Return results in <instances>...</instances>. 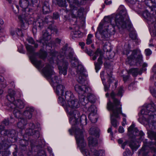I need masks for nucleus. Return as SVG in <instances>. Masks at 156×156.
I'll return each instance as SVG.
<instances>
[{
  "label": "nucleus",
  "mask_w": 156,
  "mask_h": 156,
  "mask_svg": "<svg viewBox=\"0 0 156 156\" xmlns=\"http://www.w3.org/2000/svg\"><path fill=\"white\" fill-rule=\"evenodd\" d=\"M105 22L109 21L110 24L108 25V28L101 33V40L106 41L111 35L114 34L115 27L116 25L119 29H125L127 26L131 27V24L128 19V17L126 10L124 8L120 10L119 14L115 17H105L104 18Z\"/></svg>",
  "instance_id": "obj_1"
},
{
  "label": "nucleus",
  "mask_w": 156,
  "mask_h": 156,
  "mask_svg": "<svg viewBox=\"0 0 156 156\" xmlns=\"http://www.w3.org/2000/svg\"><path fill=\"white\" fill-rule=\"evenodd\" d=\"M73 50L66 46H64L58 53L56 51L52 52L50 55V62L56 63L58 65L60 74L66 75L67 74V66L68 64L66 60H64L66 57L67 59H71L73 56Z\"/></svg>",
  "instance_id": "obj_2"
},
{
  "label": "nucleus",
  "mask_w": 156,
  "mask_h": 156,
  "mask_svg": "<svg viewBox=\"0 0 156 156\" xmlns=\"http://www.w3.org/2000/svg\"><path fill=\"white\" fill-rule=\"evenodd\" d=\"M132 130H133V134L134 135L140 136L139 138L140 140H143V146L140 151L139 152V154H142L143 156H148L147 154L148 153V150L150 149L153 152H155L156 149L155 147H152V145H155L156 146V133L152 131L148 132V136L151 140H154L155 142H148L147 139H144V133L141 131H139L138 129L134 127V125H132L128 128V130L129 132L132 133Z\"/></svg>",
  "instance_id": "obj_3"
},
{
  "label": "nucleus",
  "mask_w": 156,
  "mask_h": 156,
  "mask_svg": "<svg viewBox=\"0 0 156 156\" xmlns=\"http://www.w3.org/2000/svg\"><path fill=\"white\" fill-rule=\"evenodd\" d=\"M80 104L79 101L74 98L71 99L70 101H68L66 104L65 107L66 111L69 117V122L72 126L77 124L80 122H82V119H84L83 121L85 122V124L87 123V119L86 116L85 115H83L80 117V112L76 109L79 108L80 106Z\"/></svg>",
  "instance_id": "obj_4"
},
{
  "label": "nucleus",
  "mask_w": 156,
  "mask_h": 156,
  "mask_svg": "<svg viewBox=\"0 0 156 156\" xmlns=\"http://www.w3.org/2000/svg\"><path fill=\"white\" fill-rule=\"evenodd\" d=\"M18 18L21 22V27L23 30L27 29L29 25L33 23L34 28L33 32L34 33L35 31L36 34L37 27L41 29L46 24L50 25L53 23V19L50 16H48L44 18V20L40 18L34 22V19L28 13H23L18 16Z\"/></svg>",
  "instance_id": "obj_5"
},
{
  "label": "nucleus",
  "mask_w": 156,
  "mask_h": 156,
  "mask_svg": "<svg viewBox=\"0 0 156 156\" xmlns=\"http://www.w3.org/2000/svg\"><path fill=\"white\" fill-rule=\"evenodd\" d=\"M156 118V105L153 102L147 105L145 108L141 111V114L138 119L139 122L143 124L152 123V125L156 122L154 119Z\"/></svg>",
  "instance_id": "obj_6"
},
{
  "label": "nucleus",
  "mask_w": 156,
  "mask_h": 156,
  "mask_svg": "<svg viewBox=\"0 0 156 156\" xmlns=\"http://www.w3.org/2000/svg\"><path fill=\"white\" fill-rule=\"evenodd\" d=\"M75 133V137L78 146L80 147L81 152L84 155L86 156H90L89 153L87 150L84 148L86 146V143L85 142L83 132L84 130L83 129H80L76 128L74 130Z\"/></svg>",
  "instance_id": "obj_7"
},
{
  "label": "nucleus",
  "mask_w": 156,
  "mask_h": 156,
  "mask_svg": "<svg viewBox=\"0 0 156 156\" xmlns=\"http://www.w3.org/2000/svg\"><path fill=\"white\" fill-rule=\"evenodd\" d=\"M42 71L45 76L51 80V83L54 87L58 85V84L61 82L60 79L55 75L53 71V68L49 64H46L45 67L43 69Z\"/></svg>",
  "instance_id": "obj_8"
},
{
  "label": "nucleus",
  "mask_w": 156,
  "mask_h": 156,
  "mask_svg": "<svg viewBox=\"0 0 156 156\" xmlns=\"http://www.w3.org/2000/svg\"><path fill=\"white\" fill-rule=\"evenodd\" d=\"M115 94L112 91L111 94L110 96L113 100V103L109 101L107 103V108L108 110H112L114 115L116 116L117 114L121 112L122 109V105L120 101L115 98Z\"/></svg>",
  "instance_id": "obj_9"
},
{
  "label": "nucleus",
  "mask_w": 156,
  "mask_h": 156,
  "mask_svg": "<svg viewBox=\"0 0 156 156\" xmlns=\"http://www.w3.org/2000/svg\"><path fill=\"white\" fill-rule=\"evenodd\" d=\"M129 53H127V58L126 62L131 65H133L135 63L137 66L142 64L143 60L142 55L138 52L137 50H134L132 51L131 55L128 56Z\"/></svg>",
  "instance_id": "obj_10"
},
{
  "label": "nucleus",
  "mask_w": 156,
  "mask_h": 156,
  "mask_svg": "<svg viewBox=\"0 0 156 156\" xmlns=\"http://www.w3.org/2000/svg\"><path fill=\"white\" fill-rule=\"evenodd\" d=\"M69 3V6L70 8V14L72 18H80L83 15L84 9L81 8L79 9H77L76 6H77L79 2L77 0H73V2H70L69 0H67Z\"/></svg>",
  "instance_id": "obj_11"
},
{
  "label": "nucleus",
  "mask_w": 156,
  "mask_h": 156,
  "mask_svg": "<svg viewBox=\"0 0 156 156\" xmlns=\"http://www.w3.org/2000/svg\"><path fill=\"white\" fill-rule=\"evenodd\" d=\"M75 90L79 94V98L81 104L82 105H85L86 103L88 102L84 101V96L86 93L89 90H90L89 88L85 86H80L78 84L76 85L75 86Z\"/></svg>",
  "instance_id": "obj_12"
},
{
  "label": "nucleus",
  "mask_w": 156,
  "mask_h": 156,
  "mask_svg": "<svg viewBox=\"0 0 156 156\" xmlns=\"http://www.w3.org/2000/svg\"><path fill=\"white\" fill-rule=\"evenodd\" d=\"M50 30L52 32H55L57 34L58 30L57 27L55 26L49 27L48 30H46L42 31L43 35L42 37L40 39L39 42L42 43L43 45L46 44V42L50 40L51 39V36L48 31Z\"/></svg>",
  "instance_id": "obj_13"
},
{
  "label": "nucleus",
  "mask_w": 156,
  "mask_h": 156,
  "mask_svg": "<svg viewBox=\"0 0 156 156\" xmlns=\"http://www.w3.org/2000/svg\"><path fill=\"white\" fill-rule=\"evenodd\" d=\"M98 56H99V57L98 58L97 62H94L95 69L96 72H97L100 69L101 66L103 63L102 60L103 58V53L99 49H97L95 52L94 55L92 58V59L93 60H95Z\"/></svg>",
  "instance_id": "obj_14"
},
{
  "label": "nucleus",
  "mask_w": 156,
  "mask_h": 156,
  "mask_svg": "<svg viewBox=\"0 0 156 156\" xmlns=\"http://www.w3.org/2000/svg\"><path fill=\"white\" fill-rule=\"evenodd\" d=\"M56 87L55 92L56 94L59 96L58 98V102L60 103L63 106L65 102V100L64 98L63 94L65 87L62 85L59 84Z\"/></svg>",
  "instance_id": "obj_15"
},
{
  "label": "nucleus",
  "mask_w": 156,
  "mask_h": 156,
  "mask_svg": "<svg viewBox=\"0 0 156 156\" xmlns=\"http://www.w3.org/2000/svg\"><path fill=\"white\" fill-rule=\"evenodd\" d=\"M133 130H132V133H131L130 132H128L129 133V134L130 135V136H131L130 135L131 134H133V135L134 136H137L138 137H138H135V140H137L138 139L139 140H137V142H135L133 141H131L130 142H129L128 143V144L129 146L130 147V148H131V149H132V151H136L138 148L139 147V146H140L139 145V143L138 142H139L140 141V140L142 141L141 140H140L139 139V138L140 137V136H137L134 135L133 134Z\"/></svg>",
  "instance_id": "obj_16"
},
{
  "label": "nucleus",
  "mask_w": 156,
  "mask_h": 156,
  "mask_svg": "<svg viewBox=\"0 0 156 156\" xmlns=\"http://www.w3.org/2000/svg\"><path fill=\"white\" fill-rule=\"evenodd\" d=\"M133 130H132V133H131L130 132H128L129 133V134L130 135V136H131L130 135L131 134H133V135L134 136H137L138 137H138H135V140H137L138 139L139 140H137V142H135L133 141H131L130 142H129L128 143V144L129 146L130 147V148H131V149H132V151H136L138 148L139 147V146H140L139 145V143L138 142H139L140 141V140L142 141L141 140H140L139 139V138L140 137V136H137L134 135L133 134Z\"/></svg>",
  "instance_id": "obj_17"
},
{
  "label": "nucleus",
  "mask_w": 156,
  "mask_h": 156,
  "mask_svg": "<svg viewBox=\"0 0 156 156\" xmlns=\"http://www.w3.org/2000/svg\"><path fill=\"white\" fill-rule=\"evenodd\" d=\"M143 16L147 20L148 23L152 24L156 23V16L153 15H151L147 10H145L143 13Z\"/></svg>",
  "instance_id": "obj_18"
},
{
  "label": "nucleus",
  "mask_w": 156,
  "mask_h": 156,
  "mask_svg": "<svg viewBox=\"0 0 156 156\" xmlns=\"http://www.w3.org/2000/svg\"><path fill=\"white\" fill-rule=\"evenodd\" d=\"M24 104L23 101L20 99L11 102L10 105V107L12 109L19 108L22 109L24 108Z\"/></svg>",
  "instance_id": "obj_19"
},
{
  "label": "nucleus",
  "mask_w": 156,
  "mask_h": 156,
  "mask_svg": "<svg viewBox=\"0 0 156 156\" xmlns=\"http://www.w3.org/2000/svg\"><path fill=\"white\" fill-rule=\"evenodd\" d=\"M90 90H89L86 93L84 94V101L87 102V100L88 102L86 103V105H87V104L88 103L89 101L91 103H93L95 101V96L93 94L90 93Z\"/></svg>",
  "instance_id": "obj_20"
},
{
  "label": "nucleus",
  "mask_w": 156,
  "mask_h": 156,
  "mask_svg": "<svg viewBox=\"0 0 156 156\" xmlns=\"http://www.w3.org/2000/svg\"><path fill=\"white\" fill-rule=\"evenodd\" d=\"M111 110L112 111V113L111 114V122L112 125L115 127H116L117 126V124L118 122H117L116 120L113 117H115L116 118H119V114H121L124 117H126V116L125 114L122 113V110L120 112L118 113L117 114V115L115 116L114 115L113 112L112 110Z\"/></svg>",
  "instance_id": "obj_21"
},
{
  "label": "nucleus",
  "mask_w": 156,
  "mask_h": 156,
  "mask_svg": "<svg viewBox=\"0 0 156 156\" xmlns=\"http://www.w3.org/2000/svg\"><path fill=\"white\" fill-rule=\"evenodd\" d=\"M31 62L37 68H41L44 66V65L41 60L38 61L33 55L29 56Z\"/></svg>",
  "instance_id": "obj_22"
},
{
  "label": "nucleus",
  "mask_w": 156,
  "mask_h": 156,
  "mask_svg": "<svg viewBox=\"0 0 156 156\" xmlns=\"http://www.w3.org/2000/svg\"><path fill=\"white\" fill-rule=\"evenodd\" d=\"M34 108L31 107H28L26 108V110L24 112L23 115L27 119H30L32 115V112L34 111Z\"/></svg>",
  "instance_id": "obj_23"
},
{
  "label": "nucleus",
  "mask_w": 156,
  "mask_h": 156,
  "mask_svg": "<svg viewBox=\"0 0 156 156\" xmlns=\"http://www.w3.org/2000/svg\"><path fill=\"white\" fill-rule=\"evenodd\" d=\"M143 69H139L138 68H132L129 70L128 73H131L133 76H136L138 74H141Z\"/></svg>",
  "instance_id": "obj_24"
},
{
  "label": "nucleus",
  "mask_w": 156,
  "mask_h": 156,
  "mask_svg": "<svg viewBox=\"0 0 156 156\" xmlns=\"http://www.w3.org/2000/svg\"><path fill=\"white\" fill-rule=\"evenodd\" d=\"M7 85L6 81L4 77L0 75V95L3 93V89L5 88Z\"/></svg>",
  "instance_id": "obj_25"
},
{
  "label": "nucleus",
  "mask_w": 156,
  "mask_h": 156,
  "mask_svg": "<svg viewBox=\"0 0 156 156\" xmlns=\"http://www.w3.org/2000/svg\"><path fill=\"white\" fill-rule=\"evenodd\" d=\"M9 94L7 96V98L9 101L11 102L15 100L14 96L16 94L15 91L12 89L8 90Z\"/></svg>",
  "instance_id": "obj_26"
},
{
  "label": "nucleus",
  "mask_w": 156,
  "mask_h": 156,
  "mask_svg": "<svg viewBox=\"0 0 156 156\" xmlns=\"http://www.w3.org/2000/svg\"><path fill=\"white\" fill-rule=\"evenodd\" d=\"M1 135L4 136L9 135L13 137L16 135V131L14 130H4L1 132Z\"/></svg>",
  "instance_id": "obj_27"
},
{
  "label": "nucleus",
  "mask_w": 156,
  "mask_h": 156,
  "mask_svg": "<svg viewBox=\"0 0 156 156\" xmlns=\"http://www.w3.org/2000/svg\"><path fill=\"white\" fill-rule=\"evenodd\" d=\"M25 133L28 136L34 135L35 134L37 137H38L39 136V132L38 131L35 130L31 128L27 129L25 131Z\"/></svg>",
  "instance_id": "obj_28"
},
{
  "label": "nucleus",
  "mask_w": 156,
  "mask_h": 156,
  "mask_svg": "<svg viewBox=\"0 0 156 156\" xmlns=\"http://www.w3.org/2000/svg\"><path fill=\"white\" fill-rule=\"evenodd\" d=\"M91 151L93 156H104V151L102 150L98 151L92 148L91 149Z\"/></svg>",
  "instance_id": "obj_29"
},
{
  "label": "nucleus",
  "mask_w": 156,
  "mask_h": 156,
  "mask_svg": "<svg viewBox=\"0 0 156 156\" xmlns=\"http://www.w3.org/2000/svg\"><path fill=\"white\" fill-rule=\"evenodd\" d=\"M10 34L12 35L16 34L19 37H22L23 36V32L19 29L15 28L12 29L10 31Z\"/></svg>",
  "instance_id": "obj_30"
},
{
  "label": "nucleus",
  "mask_w": 156,
  "mask_h": 156,
  "mask_svg": "<svg viewBox=\"0 0 156 156\" xmlns=\"http://www.w3.org/2000/svg\"><path fill=\"white\" fill-rule=\"evenodd\" d=\"M64 98L65 100L67 101V102L70 101L71 99L74 98V95L70 91H67L66 92L65 95H64ZM66 102L65 101V103Z\"/></svg>",
  "instance_id": "obj_31"
},
{
  "label": "nucleus",
  "mask_w": 156,
  "mask_h": 156,
  "mask_svg": "<svg viewBox=\"0 0 156 156\" xmlns=\"http://www.w3.org/2000/svg\"><path fill=\"white\" fill-rule=\"evenodd\" d=\"M89 146H95L98 144V141L96 139L93 138L90 136L88 138Z\"/></svg>",
  "instance_id": "obj_32"
},
{
  "label": "nucleus",
  "mask_w": 156,
  "mask_h": 156,
  "mask_svg": "<svg viewBox=\"0 0 156 156\" xmlns=\"http://www.w3.org/2000/svg\"><path fill=\"white\" fill-rule=\"evenodd\" d=\"M26 121L24 119H20V120L17 123V126L19 128L23 129L24 128V126L26 124Z\"/></svg>",
  "instance_id": "obj_33"
},
{
  "label": "nucleus",
  "mask_w": 156,
  "mask_h": 156,
  "mask_svg": "<svg viewBox=\"0 0 156 156\" xmlns=\"http://www.w3.org/2000/svg\"><path fill=\"white\" fill-rule=\"evenodd\" d=\"M71 34L73 38L80 37H82L83 35V34L78 30H73Z\"/></svg>",
  "instance_id": "obj_34"
},
{
  "label": "nucleus",
  "mask_w": 156,
  "mask_h": 156,
  "mask_svg": "<svg viewBox=\"0 0 156 156\" xmlns=\"http://www.w3.org/2000/svg\"><path fill=\"white\" fill-rule=\"evenodd\" d=\"M43 11L44 14H47L50 12L49 4L48 2H44L43 6Z\"/></svg>",
  "instance_id": "obj_35"
},
{
  "label": "nucleus",
  "mask_w": 156,
  "mask_h": 156,
  "mask_svg": "<svg viewBox=\"0 0 156 156\" xmlns=\"http://www.w3.org/2000/svg\"><path fill=\"white\" fill-rule=\"evenodd\" d=\"M19 4L20 7L24 9H27L29 5V2L28 0H21Z\"/></svg>",
  "instance_id": "obj_36"
},
{
  "label": "nucleus",
  "mask_w": 156,
  "mask_h": 156,
  "mask_svg": "<svg viewBox=\"0 0 156 156\" xmlns=\"http://www.w3.org/2000/svg\"><path fill=\"white\" fill-rule=\"evenodd\" d=\"M99 129L98 128L94 127H91L89 130V133L91 135L97 134L99 133Z\"/></svg>",
  "instance_id": "obj_37"
},
{
  "label": "nucleus",
  "mask_w": 156,
  "mask_h": 156,
  "mask_svg": "<svg viewBox=\"0 0 156 156\" xmlns=\"http://www.w3.org/2000/svg\"><path fill=\"white\" fill-rule=\"evenodd\" d=\"M14 109L13 113L15 116L17 118H20V119H22L21 117L23 115L21 113L20 111L16 108Z\"/></svg>",
  "instance_id": "obj_38"
},
{
  "label": "nucleus",
  "mask_w": 156,
  "mask_h": 156,
  "mask_svg": "<svg viewBox=\"0 0 156 156\" xmlns=\"http://www.w3.org/2000/svg\"><path fill=\"white\" fill-rule=\"evenodd\" d=\"M107 73L108 75V81L109 83L112 82L113 79L112 77V71L109 69H108L107 71Z\"/></svg>",
  "instance_id": "obj_39"
},
{
  "label": "nucleus",
  "mask_w": 156,
  "mask_h": 156,
  "mask_svg": "<svg viewBox=\"0 0 156 156\" xmlns=\"http://www.w3.org/2000/svg\"><path fill=\"white\" fill-rule=\"evenodd\" d=\"M26 48L27 51L30 54H34V49L32 46L27 44L26 45Z\"/></svg>",
  "instance_id": "obj_40"
},
{
  "label": "nucleus",
  "mask_w": 156,
  "mask_h": 156,
  "mask_svg": "<svg viewBox=\"0 0 156 156\" xmlns=\"http://www.w3.org/2000/svg\"><path fill=\"white\" fill-rule=\"evenodd\" d=\"M27 40L29 43L31 44H34V47L35 48H36L38 47V44L35 43L34 40L32 37H28L27 38Z\"/></svg>",
  "instance_id": "obj_41"
},
{
  "label": "nucleus",
  "mask_w": 156,
  "mask_h": 156,
  "mask_svg": "<svg viewBox=\"0 0 156 156\" xmlns=\"http://www.w3.org/2000/svg\"><path fill=\"white\" fill-rule=\"evenodd\" d=\"M78 77L77 79V81L78 82L80 83H83V82L85 80V77L82 76V74H80Z\"/></svg>",
  "instance_id": "obj_42"
},
{
  "label": "nucleus",
  "mask_w": 156,
  "mask_h": 156,
  "mask_svg": "<svg viewBox=\"0 0 156 156\" xmlns=\"http://www.w3.org/2000/svg\"><path fill=\"white\" fill-rule=\"evenodd\" d=\"M57 3L60 6H66V0H57Z\"/></svg>",
  "instance_id": "obj_43"
},
{
  "label": "nucleus",
  "mask_w": 156,
  "mask_h": 156,
  "mask_svg": "<svg viewBox=\"0 0 156 156\" xmlns=\"http://www.w3.org/2000/svg\"><path fill=\"white\" fill-rule=\"evenodd\" d=\"M47 55V54L45 51L40 50L39 53V56L40 58H44L46 57Z\"/></svg>",
  "instance_id": "obj_44"
},
{
  "label": "nucleus",
  "mask_w": 156,
  "mask_h": 156,
  "mask_svg": "<svg viewBox=\"0 0 156 156\" xmlns=\"http://www.w3.org/2000/svg\"><path fill=\"white\" fill-rule=\"evenodd\" d=\"M93 37V35L91 34H89L87 37L86 40V44H90L92 43V40L91 38Z\"/></svg>",
  "instance_id": "obj_45"
},
{
  "label": "nucleus",
  "mask_w": 156,
  "mask_h": 156,
  "mask_svg": "<svg viewBox=\"0 0 156 156\" xmlns=\"http://www.w3.org/2000/svg\"><path fill=\"white\" fill-rule=\"evenodd\" d=\"M83 69L84 68L82 66L79 65L77 67L76 70L77 73L81 74L83 72Z\"/></svg>",
  "instance_id": "obj_46"
},
{
  "label": "nucleus",
  "mask_w": 156,
  "mask_h": 156,
  "mask_svg": "<svg viewBox=\"0 0 156 156\" xmlns=\"http://www.w3.org/2000/svg\"><path fill=\"white\" fill-rule=\"evenodd\" d=\"M85 106L86 108H88L87 110L88 111L93 112H94L96 107L94 105H90V107H87L86 105Z\"/></svg>",
  "instance_id": "obj_47"
},
{
  "label": "nucleus",
  "mask_w": 156,
  "mask_h": 156,
  "mask_svg": "<svg viewBox=\"0 0 156 156\" xmlns=\"http://www.w3.org/2000/svg\"><path fill=\"white\" fill-rule=\"evenodd\" d=\"M108 44V42L107 41L105 43L104 42L103 43V48L104 50L105 51H109V49H108L109 46L107 47Z\"/></svg>",
  "instance_id": "obj_48"
},
{
  "label": "nucleus",
  "mask_w": 156,
  "mask_h": 156,
  "mask_svg": "<svg viewBox=\"0 0 156 156\" xmlns=\"http://www.w3.org/2000/svg\"><path fill=\"white\" fill-rule=\"evenodd\" d=\"M123 156H132V154L131 151L129 149H126V151L123 154Z\"/></svg>",
  "instance_id": "obj_49"
},
{
  "label": "nucleus",
  "mask_w": 156,
  "mask_h": 156,
  "mask_svg": "<svg viewBox=\"0 0 156 156\" xmlns=\"http://www.w3.org/2000/svg\"><path fill=\"white\" fill-rule=\"evenodd\" d=\"M123 92V87H121L119 90L117 95L118 96L122 97Z\"/></svg>",
  "instance_id": "obj_50"
},
{
  "label": "nucleus",
  "mask_w": 156,
  "mask_h": 156,
  "mask_svg": "<svg viewBox=\"0 0 156 156\" xmlns=\"http://www.w3.org/2000/svg\"><path fill=\"white\" fill-rule=\"evenodd\" d=\"M58 13L56 12H54L53 15V19H57L59 17Z\"/></svg>",
  "instance_id": "obj_51"
},
{
  "label": "nucleus",
  "mask_w": 156,
  "mask_h": 156,
  "mask_svg": "<svg viewBox=\"0 0 156 156\" xmlns=\"http://www.w3.org/2000/svg\"><path fill=\"white\" fill-rule=\"evenodd\" d=\"M145 52L146 55H150L152 53L151 51L149 49H146L145 50Z\"/></svg>",
  "instance_id": "obj_52"
},
{
  "label": "nucleus",
  "mask_w": 156,
  "mask_h": 156,
  "mask_svg": "<svg viewBox=\"0 0 156 156\" xmlns=\"http://www.w3.org/2000/svg\"><path fill=\"white\" fill-rule=\"evenodd\" d=\"M2 123L5 126H7L9 124V121L8 119H5L2 121Z\"/></svg>",
  "instance_id": "obj_53"
},
{
  "label": "nucleus",
  "mask_w": 156,
  "mask_h": 156,
  "mask_svg": "<svg viewBox=\"0 0 156 156\" xmlns=\"http://www.w3.org/2000/svg\"><path fill=\"white\" fill-rule=\"evenodd\" d=\"M86 52L90 56H91L93 54V52L92 50H86Z\"/></svg>",
  "instance_id": "obj_54"
},
{
  "label": "nucleus",
  "mask_w": 156,
  "mask_h": 156,
  "mask_svg": "<svg viewBox=\"0 0 156 156\" xmlns=\"http://www.w3.org/2000/svg\"><path fill=\"white\" fill-rule=\"evenodd\" d=\"M124 131L123 128L121 126H119V132L120 133H123Z\"/></svg>",
  "instance_id": "obj_55"
},
{
  "label": "nucleus",
  "mask_w": 156,
  "mask_h": 156,
  "mask_svg": "<svg viewBox=\"0 0 156 156\" xmlns=\"http://www.w3.org/2000/svg\"><path fill=\"white\" fill-rule=\"evenodd\" d=\"M123 80L125 82H126L129 78L128 75H123Z\"/></svg>",
  "instance_id": "obj_56"
},
{
  "label": "nucleus",
  "mask_w": 156,
  "mask_h": 156,
  "mask_svg": "<svg viewBox=\"0 0 156 156\" xmlns=\"http://www.w3.org/2000/svg\"><path fill=\"white\" fill-rule=\"evenodd\" d=\"M129 37L132 39H135L136 37V36L135 34H132V33H130L129 34Z\"/></svg>",
  "instance_id": "obj_57"
},
{
  "label": "nucleus",
  "mask_w": 156,
  "mask_h": 156,
  "mask_svg": "<svg viewBox=\"0 0 156 156\" xmlns=\"http://www.w3.org/2000/svg\"><path fill=\"white\" fill-rule=\"evenodd\" d=\"M29 126L30 127L29 128H31L33 129H34L35 127V125L33 123H30L29 124Z\"/></svg>",
  "instance_id": "obj_58"
},
{
  "label": "nucleus",
  "mask_w": 156,
  "mask_h": 156,
  "mask_svg": "<svg viewBox=\"0 0 156 156\" xmlns=\"http://www.w3.org/2000/svg\"><path fill=\"white\" fill-rule=\"evenodd\" d=\"M108 132L110 133V134L112 136L113 135V133L112 131V128L111 127L109 128L108 130Z\"/></svg>",
  "instance_id": "obj_59"
},
{
  "label": "nucleus",
  "mask_w": 156,
  "mask_h": 156,
  "mask_svg": "<svg viewBox=\"0 0 156 156\" xmlns=\"http://www.w3.org/2000/svg\"><path fill=\"white\" fill-rule=\"evenodd\" d=\"M126 124V119L125 118H123V122L122 123V125L123 126H124Z\"/></svg>",
  "instance_id": "obj_60"
},
{
  "label": "nucleus",
  "mask_w": 156,
  "mask_h": 156,
  "mask_svg": "<svg viewBox=\"0 0 156 156\" xmlns=\"http://www.w3.org/2000/svg\"><path fill=\"white\" fill-rule=\"evenodd\" d=\"M109 87H110V85H109L108 86L106 85H104V89H105V91H108V89H109Z\"/></svg>",
  "instance_id": "obj_61"
},
{
  "label": "nucleus",
  "mask_w": 156,
  "mask_h": 156,
  "mask_svg": "<svg viewBox=\"0 0 156 156\" xmlns=\"http://www.w3.org/2000/svg\"><path fill=\"white\" fill-rule=\"evenodd\" d=\"M105 2L107 5H109L112 3V2L111 1H108L107 0H106L105 1Z\"/></svg>",
  "instance_id": "obj_62"
},
{
  "label": "nucleus",
  "mask_w": 156,
  "mask_h": 156,
  "mask_svg": "<svg viewBox=\"0 0 156 156\" xmlns=\"http://www.w3.org/2000/svg\"><path fill=\"white\" fill-rule=\"evenodd\" d=\"M5 127L4 126L2 125V124L0 126V132L1 131L4 130Z\"/></svg>",
  "instance_id": "obj_63"
},
{
  "label": "nucleus",
  "mask_w": 156,
  "mask_h": 156,
  "mask_svg": "<svg viewBox=\"0 0 156 156\" xmlns=\"http://www.w3.org/2000/svg\"><path fill=\"white\" fill-rule=\"evenodd\" d=\"M127 142V141H126L124 142L122 145V148L124 149L125 148V146L126 145Z\"/></svg>",
  "instance_id": "obj_64"
}]
</instances>
